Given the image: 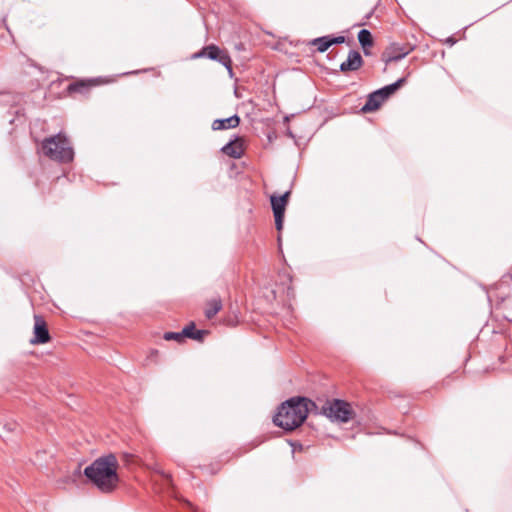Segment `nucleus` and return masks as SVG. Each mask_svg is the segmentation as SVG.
<instances>
[{
  "label": "nucleus",
  "instance_id": "9",
  "mask_svg": "<svg viewBox=\"0 0 512 512\" xmlns=\"http://www.w3.org/2000/svg\"><path fill=\"white\" fill-rule=\"evenodd\" d=\"M385 101L383 96H381L378 90L369 94L366 103L361 108V111L364 113L373 112L377 110L381 104Z\"/></svg>",
  "mask_w": 512,
  "mask_h": 512
},
{
  "label": "nucleus",
  "instance_id": "7",
  "mask_svg": "<svg viewBox=\"0 0 512 512\" xmlns=\"http://www.w3.org/2000/svg\"><path fill=\"white\" fill-rule=\"evenodd\" d=\"M363 65V59L361 54L356 50H351L348 53L347 60L342 62L340 65L341 72L356 71Z\"/></svg>",
  "mask_w": 512,
  "mask_h": 512
},
{
  "label": "nucleus",
  "instance_id": "13",
  "mask_svg": "<svg viewBox=\"0 0 512 512\" xmlns=\"http://www.w3.org/2000/svg\"><path fill=\"white\" fill-rule=\"evenodd\" d=\"M222 309V301L220 298H213L208 301L205 316L208 319H212Z\"/></svg>",
  "mask_w": 512,
  "mask_h": 512
},
{
  "label": "nucleus",
  "instance_id": "12",
  "mask_svg": "<svg viewBox=\"0 0 512 512\" xmlns=\"http://www.w3.org/2000/svg\"><path fill=\"white\" fill-rule=\"evenodd\" d=\"M405 81V78H400L396 82L378 89V91L380 92L381 96H383V98L386 100L393 93H395L405 83Z\"/></svg>",
  "mask_w": 512,
  "mask_h": 512
},
{
  "label": "nucleus",
  "instance_id": "5",
  "mask_svg": "<svg viewBox=\"0 0 512 512\" xmlns=\"http://www.w3.org/2000/svg\"><path fill=\"white\" fill-rule=\"evenodd\" d=\"M207 56L211 60L218 61L227 68L229 73H232V60L230 56L222 52L216 45H208L203 48L199 53L195 54L194 57Z\"/></svg>",
  "mask_w": 512,
  "mask_h": 512
},
{
  "label": "nucleus",
  "instance_id": "1",
  "mask_svg": "<svg viewBox=\"0 0 512 512\" xmlns=\"http://www.w3.org/2000/svg\"><path fill=\"white\" fill-rule=\"evenodd\" d=\"M118 461L113 454L96 459L84 470L85 476L103 493L112 492L119 481Z\"/></svg>",
  "mask_w": 512,
  "mask_h": 512
},
{
  "label": "nucleus",
  "instance_id": "10",
  "mask_svg": "<svg viewBox=\"0 0 512 512\" xmlns=\"http://www.w3.org/2000/svg\"><path fill=\"white\" fill-rule=\"evenodd\" d=\"M240 118L238 115H233L224 119H216L212 123L213 130H224L229 128H235L239 125Z\"/></svg>",
  "mask_w": 512,
  "mask_h": 512
},
{
  "label": "nucleus",
  "instance_id": "6",
  "mask_svg": "<svg viewBox=\"0 0 512 512\" xmlns=\"http://www.w3.org/2000/svg\"><path fill=\"white\" fill-rule=\"evenodd\" d=\"M34 337L31 339L32 344H44L49 342L50 334L44 319L39 315H34Z\"/></svg>",
  "mask_w": 512,
  "mask_h": 512
},
{
  "label": "nucleus",
  "instance_id": "15",
  "mask_svg": "<svg viewBox=\"0 0 512 512\" xmlns=\"http://www.w3.org/2000/svg\"><path fill=\"white\" fill-rule=\"evenodd\" d=\"M358 41L364 49H366V47L372 46L373 39L370 31L367 29L360 30L358 33Z\"/></svg>",
  "mask_w": 512,
  "mask_h": 512
},
{
  "label": "nucleus",
  "instance_id": "14",
  "mask_svg": "<svg viewBox=\"0 0 512 512\" xmlns=\"http://www.w3.org/2000/svg\"><path fill=\"white\" fill-rule=\"evenodd\" d=\"M311 45L316 46L317 50L323 53L331 46L330 36L316 38L311 41Z\"/></svg>",
  "mask_w": 512,
  "mask_h": 512
},
{
  "label": "nucleus",
  "instance_id": "17",
  "mask_svg": "<svg viewBox=\"0 0 512 512\" xmlns=\"http://www.w3.org/2000/svg\"><path fill=\"white\" fill-rule=\"evenodd\" d=\"M165 340H175V341H182L184 339L183 333L181 332H166L164 334Z\"/></svg>",
  "mask_w": 512,
  "mask_h": 512
},
{
  "label": "nucleus",
  "instance_id": "3",
  "mask_svg": "<svg viewBox=\"0 0 512 512\" xmlns=\"http://www.w3.org/2000/svg\"><path fill=\"white\" fill-rule=\"evenodd\" d=\"M41 151L47 158L60 163H68L74 158L71 143L61 132L45 138L41 143Z\"/></svg>",
  "mask_w": 512,
  "mask_h": 512
},
{
  "label": "nucleus",
  "instance_id": "18",
  "mask_svg": "<svg viewBox=\"0 0 512 512\" xmlns=\"http://www.w3.org/2000/svg\"><path fill=\"white\" fill-rule=\"evenodd\" d=\"M86 88L87 85L84 82H76L69 85L70 92H83Z\"/></svg>",
  "mask_w": 512,
  "mask_h": 512
},
{
  "label": "nucleus",
  "instance_id": "8",
  "mask_svg": "<svg viewBox=\"0 0 512 512\" xmlns=\"http://www.w3.org/2000/svg\"><path fill=\"white\" fill-rule=\"evenodd\" d=\"M409 52H410V49H408L405 46L392 45L384 53L385 61L387 63L399 61L402 58H404L406 55H408Z\"/></svg>",
  "mask_w": 512,
  "mask_h": 512
},
{
  "label": "nucleus",
  "instance_id": "11",
  "mask_svg": "<svg viewBox=\"0 0 512 512\" xmlns=\"http://www.w3.org/2000/svg\"><path fill=\"white\" fill-rule=\"evenodd\" d=\"M223 153L233 158H240L243 154L242 146L234 141L228 142L222 148Z\"/></svg>",
  "mask_w": 512,
  "mask_h": 512
},
{
  "label": "nucleus",
  "instance_id": "20",
  "mask_svg": "<svg viewBox=\"0 0 512 512\" xmlns=\"http://www.w3.org/2000/svg\"><path fill=\"white\" fill-rule=\"evenodd\" d=\"M206 334H208V332L205 330H196L194 334L190 336V338L197 341H202Z\"/></svg>",
  "mask_w": 512,
  "mask_h": 512
},
{
  "label": "nucleus",
  "instance_id": "16",
  "mask_svg": "<svg viewBox=\"0 0 512 512\" xmlns=\"http://www.w3.org/2000/svg\"><path fill=\"white\" fill-rule=\"evenodd\" d=\"M270 201H271V206H272V210H273V214L274 215L285 214L286 205H284L282 203V201L280 202L277 199V196L272 195L271 198H270Z\"/></svg>",
  "mask_w": 512,
  "mask_h": 512
},
{
  "label": "nucleus",
  "instance_id": "2",
  "mask_svg": "<svg viewBox=\"0 0 512 512\" xmlns=\"http://www.w3.org/2000/svg\"><path fill=\"white\" fill-rule=\"evenodd\" d=\"M311 407H316L315 403L305 397L290 398L278 408L273 422L286 431H293L305 421Z\"/></svg>",
  "mask_w": 512,
  "mask_h": 512
},
{
  "label": "nucleus",
  "instance_id": "23",
  "mask_svg": "<svg viewBox=\"0 0 512 512\" xmlns=\"http://www.w3.org/2000/svg\"><path fill=\"white\" fill-rule=\"evenodd\" d=\"M289 195H290V192H285L283 195H281V196H277V199H278L280 202H281V200H282V203H283L284 205H287Z\"/></svg>",
  "mask_w": 512,
  "mask_h": 512
},
{
  "label": "nucleus",
  "instance_id": "22",
  "mask_svg": "<svg viewBox=\"0 0 512 512\" xmlns=\"http://www.w3.org/2000/svg\"><path fill=\"white\" fill-rule=\"evenodd\" d=\"M330 42H331V46L333 44H342L345 42V37L344 36H337V37L330 36Z\"/></svg>",
  "mask_w": 512,
  "mask_h": 512
},
{
  "label": "nucleus",
  "instance_id": "19",
  "mask_svg": "<svg viewBox=\"0 0 512 512\" xmlns=\"http://www.w3.org/2000/svg\"><path fill=\"white\" fill-rule=\"evenodd\" d=\"M195 331H196L195 324L193 322H191L189 325L184 327V329L182 330V333H183L184 338L185 337L190 338V336L192 334H194Z\"/></svg>",
  "mask_w": 512,
  "mask_h": 512
},
{
  "label": "nucleus",
  "instance_id": "4",
  "mask_svg": "<svg viewBox=\"0 0 512 512\" xmlns=\"http://www.w3.org/2000/svg\"><path fill=\"white\" fill-rule=\"evenodd\" d=\"M321 413L332 421L346 423L353 419L354 411L351 405L339 399L326 401L321 408Z\"/></svg>",
  "mask_w": 512,
  "mask_h": 512
},
{
  "label": "nucleus",
  "instance_id": "21",
  "mask_svg": "<svg viewBox=\"0 0 512 512\" xmlns=\"http://www.w3.org/2000/svg\"><path fill=\"white\" fill-rule=\"evenodd\" d=\"M275 218V226L278 231H281L283 228V220H284V214L281 215H274Z\"/></svg>",
  "mask_w": 512,
  "mask_h": 512
}]
</instances>
